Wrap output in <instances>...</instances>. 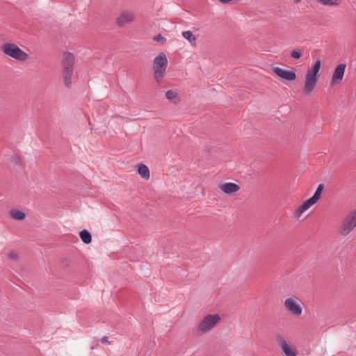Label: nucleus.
I'll list each match as a JSON object with an SVG mask.
<instances>
[{
	"instance_id": "10",
	"label": "nucleus",
	"mask_w": 356,
	"mask_h": 356,
	"mask_svg": "<svg viewBox=\"0 0 356 356\" xmlns=\"http://www.w3.org/2000/svg\"><path fill=\"white\" fill-rule=\"evenodd\" d=\"M134 15L131 12H123L116 19V24L119 26H124L125 24L132 22Z\"/></svg>"
},
{
	"instance_id": "2",
	"label": "nucleus",
	"mask_w": 356,
	"mask_h": 356,
	"mask_svg": "<svg viewBox=\"0 0 356 356\" xmlns=\"http://www.w3.org/2000/svg\"><path fill=\"white\" fill-rule=\"evenodd\" d=\"M168 59L164 52H161L153 60L154 77L157 82L161 80L168 66Z\"/></svg>"
},
{
	"instance_id": "19",
	"label": "nucleus",
	"mask_w": 356,
	"mask_h": 356,
	"mask_svg": "<svg viewBox=\"0 0 356 356\" xmlns=\"http://www.w3.org/2000/svg\"><path fill=\"white\" fill-rule=\"evenodd\" d=\"M324 186L323 184H321L318 186L314 194L310 197L314 200L316 203L318 201V200L321 198Z\"/></svg>"
},
{
	"instance_id": "26",
	"label": "nucleus",
	"mask_w": 356,
	"mask_h": 356,
	"mask_svg": "<svg viewBox=\"0 0 356 356\" xmlns=\"http://www.w3.org/2000/svg\"><path fill=\"white\" fill-rule=\"evenodd\" d=\"M301 0H295L296 3L300 2Z\"/></svg>"
},
{
	"instance_id": "25",
	"label": "nucleus",
	"mask_w": 356,
	"mask_h": 356,
	"mask_svg": "<svg viewBox=\"0 0 356 356\" xmlns=\"http://www.w3.org/2000/svg\"><path fill=\"white\" fill-rule=\"evenodd\" d=\"M101 342L102 343H110V342L108 341V338L106 336H104V337L102 338Z\"/></svg>"
},
{
	"instance_id": "17",
	"label": "nucleus",
	"mask_w": 356,
	"mask_h": 356,
	"mask_svg": "<svg viewBox=\"0 0 356 356\" xmlns=\"http://www.w3.org/2000/svg\"><path fill=\"white\" fill-rule=\"evenodd\" d=\"M81 241L86 244H90L92 242V236L87 229H83L79 233Z\"/></svg>"
},
{
	"instance_id": "14",
	"label": "nucleus",
	"mask_w": 356,
	"mask_h": 356,
	"mask_svg": "<svg viewBox=\"0 0 356 356\" xmlns=\"http://www.w3.org/2000/svg\"><path fill=\"white\" fill-rule=\"evenodd\" d=\"M320 69L321 60H317L311 67L307 69L306 74L318 78Z\"/></svg>"
},
{
	"instance_id": "7",
	"label": "nucleus",
	"mask_w": 356,
	"mask_h": 356,
	"mask_svg": "<svg viewBox=\"0 0 356 356\" xmlns=\"http://www.w3.org/2000/svg\"><path fill=\"white\" fill-rule=\"evenodd\" d=\"M272 71L279 77L288 81H292L296 79V74L294 69L289 71L278 67H273Z\"/></svg>"
},
{
	"instance_id": "24",
	"label": "nucleus",
	"mask_w": 356,
	"mask_h": 356,
	"mask_svg": "<svg viewBox=\"0 0 356 356\" xmlns=\"http://www.w3.org/2000/svg\"><path fill=\"white\" fill-rule=\"evenodd\" d=\"M8 257L10 259L17 261L18 259V255L16 252L12 251L9 252Z\"/></svg>"
},
{
	"instance_id": "11",
	"label": "nucleus",
	"mask_w": 356,
	"mask_h": 356,
	"mask_svg": "<svg viewBox=\"0 0 356 356\" xmlns=\"http://www.w3.org/2000/svg\"><path fill=\"white\" fill-rule=\"evenodd\" d=\"M318 81L317 77L312 76L307 74H305V82L304 86V91L309 94L315 88L316 86V83Z\"/></svg>"
},
{
	"instance_id": "1",
	"label": "nucleus",
	"mask_w": 356,
	"mask_h": 356,
	"mask_svg": "<svg viewBox=\"0 0 356 356\" xmlns=\"http://www.w3.org/2000/svg\"><path fill=\"white\" fill-rule=\"evenodd\" d=\"M74 54L68 51L65 52L62 60V66L64 84L67 88H70L72 86V76L74 72Z\"/></svg>"
},
{
	"instance_id": "3",
	"label": "nucleus",
	"mask_w": 356,
	"mask_h": 356,
	"mask_svg": "<svg viewBox=\"0 0 356 356\" xmlns=\"http://www.w3.org/2000/svg\"><path fill=\"white\" fill-rule=\"evenodd\" d=\"M1 49L6 55L19 61L26 60L29 56L26 52L14 43H4L2 44Z\"/></svg>"
},
{
	"instance_id": "5",
	"label": "nucleus",
	"mask_w": 356,
	"mask_h": 356,
	"mask_svg": "<svg viewBox=\"0 0 356 356\" xmlns=\"http://www.w3.org/2000/svg\"><path fill=\"white\" fill-rule=\"evenodd\" d=\"M275 339L282 349L286 356H296L298 354L297 350L293 346L289 344L286 339L280 333H275L274 334Z\"/></svg>"
},
{
	"instance_id": "22",
	"label": "nucleus",
	"mask_w": 356,
	"mask_h": 356,
	"mask_svg": "<svg viewBox=\"0 0 356 356\" xmlns=\"http://www.w3.org/2000/svg\"><path fill=\"white\" fill-rule=\"evenodd\" d=\"M302 56V50L301 49H294L291 53V56L293 58L298 59Z\"/></svg>"
},
{
	"instance_id": "23",
	"label": "nucleus",
	"mask_w": 356,
	"mask_h": 356,
	"mask_svg": "<svg viewBox=\"0 0 356 356\" xmlns=\"http://www.w3.org/2000/svg\"><path fill=\"white\" fill-rule=\"evenodd\" d=\"M153 40L156 42H161V43H164L166 42V38H164L161 34H159L157 35H155L154 38H153Z\"/></svg>"
},
{
	"instance_id": "4",
	"label": "nucleus",
	"mask_w": 356,
	"mask_h": 356,
	"mask_svg": "<svg viewBox=\"0 0 356 356\" xmlns=\"http://www.w3.org/2000/svg\"><path fill=\"white\" fill-rule=\"evenodd\" d=\"M356 227V209L351 211L341 221L338 232L343 236L348 235Z\"/></svg>"
},
{
	"instance_id": "20",
	"label": "nucleus",
	"mask_w": 356,
	"mask_h": 356,
	"mask_svg": "<svg viewBox=\"0 0 356 356\" xmlns=\"http://www.w3.org/2000/svg\"><path fill=\"white\" fill-rule=\"evenodd\" d=\"M320 3L326 6H337L339 4V0H318Z\"/></svg>"
},
{
	"instance_id": "16",
	"label": "nucleus",
	"mask_w": 356,
	"mask_h": 356,
	"mask_svg": "<svg viewBox=\"0 0 356 356\" xmlns=\"http://www.w3.org/2000/svg\"><path fill=\"white\" fill-rule=\"evenodd\" d=\"M10 216L12 218L18 220H24L26 218V213L24 211L15 209L10 211Z\"/></svg>"
},
{
	"instance_id": "13",
	"label": "nucleus",
	"mask_w": 356,
	"mask_h": 356,
	"mask_svg": "<svg viewBox=\"0 0 356 356\" xmlns=\"http://www.w3.org/2000/svg\"><path fill=\"white\" fill-rule=\"evenodd\" d=\"M221 191L226 194H232L240 190V186L232 182H227L222 184L220 186Z\"/></svg>"
},
{
	"instance_id": "8",
	"label": "nucleus",
	"mask_w": 356,
	"mask_h": 356,
	"mask_svg": "<svg viewBox=\"0 0 356 356\" xmlns=\"http://www.w3.org/2000/svg\"><path fill=\"white\" fill-rule=\"evenodd\" d=\"M346 67L345 63H340L336 67L331 79L332 86L339 84L342 81Z\"/></svg>"
},
{
	"instance_id": "6",
	"label": "nucleus",
	"mask_w": 356,
	"mask_h": 356,
	"mask_svg": "<svg viewBox=\"0 0 356 356\" xmlns=\"http://www.w3.org/2000/svg\"><path fill=\"white\" fill-rule=\"evenodd\" d=\"M220 320L218 314H208L200 322L197 330L206 332L216 325Z\"/></svg>"
},
{
	"instance_id": "15",
	"label": "nucleus",
	"mask_w": 356,
	"mask_h": 356,
	"mask_svg": "<svg viewBox=\"0 0 356 356\" xmlns=\"http://www.w3.org/2000/svg\"><path fill=\"white\" fill-rule=\"evenodd\" d=\"M138 173L142 178L147 180L149 179L150 173L148 167L145 164H140L138 168Z\"/></svg>"
},
{
	"instance_id": "21",
	"label": "nucleus",
	"mask_w": 356,
	"mask_h": 356,
	"mask_svg": "<svg viewBox=\"0 0 356 356\" xmlns=\"http://www.w3.org/2000/svg\"><path fill=\"white\" fill-rule=\"evenodd\" d=\"M177 96V92L173 90H169L165 92V97L169 100L175 99Z\"/></svg>"
},
{
	"instance_id": "18",
	"label": "nucleus",
	"mask_w": 356,
	"mask_h": 356,
	"mask_svg": "<svg viewBox=\"0 0 356 356\" xmlns=\"http://www.w3.org/2000/svg\"><path fill=\"white\" fill-rule=\"evenodd\" d=\"M182 36L186 39L191 45H195L196 37L191 31H185L182 32Z\"/></svg>"
},
{
	"instance_id": "9",
	"label": "nucleus",
	"mask_w": 356,
	"mask_h": 356,
	"mask_svg": "<svg viewBox=\"0 0 356 356\" xmlns=\"http://www.w3.org/2000/svg\"><path fill=\"white\" fill-rule=\"evenodd\" d=\"M284 306L291 313L296 316H300L302 314L301 307L297 304L293 298L286 299Z\"/></svg>"
},
{
	"instance_id": "12",
	"label": "nucleus",
	"mask_w": 356,
	"mask_h": 356,
	"mask_svg": "<svg viewBox=\"0 0 356 356\" xmlns=\"http://www.w3.org/2000/svg\"><path fill=\"white\" fill-rule=\"evenodd\" d=\"M316 202L312 199L309 198L305 200L301 205H300L295 211V216L296 218H300V216L309 207L315 204Z\"/></svg>"
}]
</instances>
